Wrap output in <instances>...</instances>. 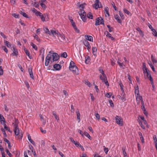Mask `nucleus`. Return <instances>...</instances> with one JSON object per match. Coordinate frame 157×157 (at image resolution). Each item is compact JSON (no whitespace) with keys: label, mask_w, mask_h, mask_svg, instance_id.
I'll use <instances>...</instances> for the list:
<instances>
[{"label":"nucleus","mask_w":157,"mask_h":157,"mask_svg":"<svg viewBox=\"0 0 157 157\" xmlns=\"http://www.w3.org/2000/svg\"><path fill=\"white\" fill-rule=\"evenodd\" d=\"M24 50L26 55H27L30 58V53L29 51L26 48H24Z\"/></svg>","instance_id":"f704fd0d"},{"label":"nucleus","mask_w":157,"mask_h":157,"mask_svg":"<svg viewBox=\"0 0 157 157\" xmlns=\"http://www.w3.org/2000/svg\"><path fill=\"white\" fill-rule=\"evenodd\" d=\"M119 65L121 68H124L125 66V64L123 62L120 63Z\"/></svg>","instance_id":"c9c22d12"},{"label":"nucleus","mask_w":157,"mask_h":157,"mask_svg":"<svg viewBox=\"0 0 157 157\" xmlns=\"http://www.w3.org/2000/svg\"><path fill=\"white\" fill-rule=\"evenodd\" d=\"M111 4H112L113 7L114 9V10H117V7L116 6L114 3L113 2H111Z\"/></svg>","instance_id":"680f3d73"},{"label":"nucleus","mask_w":157,"mask_h":157,"mask_svg":"<svg viewBox=\"0 0 157 157\" xmlns=\"http://www.w3.org/2000/svg\"><path fill=\"white\" fill-rule=\"evenodd\" d=\"M74 144H75V145L77 147L79 146V145H80L81 144L79 143V142H77L76 141H75V142L74 143Z\"/></svg>","instance_id":"5fc2aeb1"},{"label":"nucleus","mask_w":157,"mask_h":157,"mask_svg":"<svg viewBox=\"0 0 157 157\" xmlns=\"http://www.w3.org/2000/svg\"><path fill=\"white\" fill-rule=\"evenodd\" d=\"M32 11L37 16H38L40 13H41L40 12L37 11L35 8H33L32 9Z\"/></svg>","instance_id":"412c9836"},{"label":"nucleus","mask_w":157,"mask_h":157,"mask_svg":"<svg viewBox=\"0 0 157 157\" xmlns=\"http://www.w3.org/2000/svg\"><path fill=\"white\" fill-rule=\"evenodd\" d=\"M103 76H101V75H100L99 76L100 78L102 80V82H104L106 85L109 86V83H108V82L107 80V78L106 76L105 75H102Z\"/></svg>","instance_id":"6e6552de"},{"label":"nucleus","mask_w":157,"mask_h":157,"mask_svg":"<svg viewBox=\"0 0 157 157\" xmlns=\"http://www.w3.org/2000/svg\"><path fill=\"white\" fill-rule=\"evenodd\" d=\"M83 44H84L86 47H87V46H89L90 44L89 43V42L86 40H85L84 41H83Z\"/></svg>","instance_id":"473e14b6"},{"label":"nucleus","mask_w":157,"mask_h":157,"mask_svg":"<svg viewBox=\"0 0 157 157\" xmlns=\"http://www.w3.org/2000/svg\"><path fill=\"white\" fill-rule=\"evenodd\" d=\"M136 97L138 104H139L140 101H141V104H143L144 101L143 100L142 97L141 96H140V95L136 96Z\"/></svg>","instance_id":"1a4fd4ad"},{"label":"nucleus","mask_w":157,"mask_h":157,"mask_svg":"<svg viewBox=\"0 0 157 157\" xmlns=\"http://www.w3.org/2000/svg\"><path fill=\"white\" fill-rule=\"evenodd\" d=\"M120 86L121 87V88L122 92H124V90L123 89V86L122 83H120Z\"/></svg>","instance_id":"052dcab7"},{"label":"nucleus","mask_w":157,"mask_h":157,"mask_svg":"<svg viewBox=\"0 0 157 157\" xmlns=\"http://www.w3.org/2000/svg\"><path fill=\"white\" fill-rule=\"evenodd\" d=\"M77 119L78 120V122H79L80 121V114L78 111L76 112Z\"/></svg>","instance_id":"5701e85b"},{"label":"nucleus","mask_w":157,"mask_h":157,"mask_svg":"<svg viewBox=\"0 0 157 157\" xmlns=\"http://www.w3.org/2000/svg\"><path fill=\"white\" fill-rule=\"evenodd\" d=\"M104 147V151L105 152L106 154H107L109 151L108 148L107 147H105V146L103 147Z\"/></svg>","instance_id":"3c124183"},{"label":"nucleus","mask_w":157,"mask_h":157,"mask_svg":"<svg viewBox=\"0 0 157 157\" xmlns=\"http://www.w3.org/2000/svg\"><path fill=\"white\" fill-rule=\"evenodd\" d=\"M109 8L107 7H106L104 9V13L105 14V16L107 17V16H109V14L108 12Z\"/></svg>","instance_id":"4be33fe9"},{"label":"nucleus","mask_w":157,"mask_h":157,"mask_svg":"<svg viewBox=\"0 0 157 157\" xmlns=\"http://www.w3.org/2000/svg\"><path fill=\"white\" fill-rule=\"evenodd\" d=\"M38 16L40 17L41 20L43 21H48L49 19L48 14L47 13H45L43 15L40 13Z\"/></svg>","instance_id":"39448f33"},{"label":"nucleus","mask_w":157,"mask_h":157,"mask_svg":"<svg viewBox=\"0 0 157 157\" xmlns=\"http://www.w3.org/2000/svg\"><path fill=\"white\" fill-rule=\"evenodd\" d=\"M3 73V71L2 66H0V75H2Z\"/></svg>","instance_id":"603ef678"},{"label":"nucleus","mask_w":157,"mask_h":157,"mask_svg":"<svg viewBox=\"0 0 157 157\" xmlns=\"http://www.w3.org/2000/svg\"><path fill=\"white\" fill-rule=\"evenodd\" d=\"M112 95V93H107L105 95V96L108 98H109L111 97V95Z\"/></svg>","instance_id":"6e6d98bb"},{"label":"nucleus","mask_w":157,"mask_h":157,"mask_svg":"<svg viewBox=\"0 0 157 157\" xmlns=\"http://www.w3.org/2000/svg\"><path fill=\"white\" fill-rule=\"evenodd\" d=\"M63 92L64 95V96H63V98L64 97L65 98H67L68 94H67V92H66V91L65 90H63Z\"/></svg>","instance_id":"de8ad7c7"},{"label":"nucleus","mask_w":157,"mask_h":157,"mask_svg":"<svg viewBox=\"0 0 157 157\" xmlns=\"http://www.w3.org/2000/svg\"><path fill=\"white\" fill-rule=\"evenodd\" d=\"M0 121L1 124H5V121L4 118L2 114H0Z\"/></svg>","instance_id":"aec40b11"},{"label":"nucleus","mask_w":157,"mask_h":157,"mask_svg":"<svg viewBox=\"0 0 157 157\" xmlns=\"http://www.w3.org/2000/svg\"><path fill=\"white\" fill-rule=\"evenodd\" d=\"M44 31L46 33L49 34L50 35H51L50 34L51 32H49V29L48 28H46L44 29Z\"/></svg>","instance_id":"864d4df0"},{"label":"nucleus","mask_w":157,"mask_h":157,"mask_svg":"<svg viewBox=\"0 0 157 157\" xmlns=\"http://www.w3.org/2000/svg\"><path fill=\"white\" fill-rule=\"evenodd\" d=\"M134 89L135 96L140 95L138 86H136L134 87Z\"/></svg>","instance_id":"4468645a"},{"label":"nucleus","mask_w":157,"mask_h":157,"mask_svg":"<svg viewBox=\"0 0 157 157\" xmlns=\"http://www.w3.org/2000/svg\"><path fill=\"white\" fill-rule=\"evenodd\" d=\"M2 49H3L6 53H8V50L5 46H2Z\"/></svg>","instance_id":"ea45409f"},{"label":"nucleus","mask_w":157,"mask_h":157,"mask_svg":"<svg viewBox=\"0 0 157 157\" xmlns=\"http://www.w3.org/2000/svg\"><path fill=\"white\" fill-rule=\"evenodd\" d=\"M40 5L43 8L45 9L46 8V6L44 4L41 2L40 3Z\"/></svg>","instance_id":"69168bd1"},{"label":"nucleus","mask_w":157,"mask_h":157,"mask_svg":"<svg viewBox=\"0 0 157 157\" xmlns=\"http://www.w3.org/2000/svg\"><path fill=\"white\" fill-rule=\"evenodd\" d=\"M60 56L61 57L64 58H66L67 56V53L66 52H64L63 53H61Z\"/></svg>","instance_id":"c85d7f7f"},{"label":"nucleus","mask_w":157,"mask_h":157,"mask_svg":"<svg viewBox=\"0 0 157 157\" xmlns=\"http://www.w3.org/2000/svg\"><path fill=\"white\" fill-rule=\"evenodd\" d=\"M104 24V21L103 19L101 17H100L97 18L96 19L95 25H98L101 24Z\"/></svg>","instance_id":"423d86ee"},{"label":"nucleus","mask_w":157,"mask_h":157,"mask_svg":"<svg viewBox=\"0 0 157 157\" xmlns=\"http://www.w3.org/2000/svg\"><path fill=\"white\" fill-rule=\"evenodd\" d=\"M59 58L58 55L56 53H53L52 51H50L45 58V65L46 66L48 65L50 61L53 62L57 61Z\"/></svg>","instance_id":"f257e3e1"},{"label":"nucleus","mask_w":157,"mask_h":157,"mask_svg":"<svg viewBox=\"0 0 157 157\" xmlns=\"http://www.w3.org/2000/svg\"><path fill=\"white\" fill-rule=\"evenodd\" d=\"M58 37L59 40L61 41H64L65 40V36L63 35L60 34L59 33Z\"/></svg>","instance_id":"ddd939ff"},{"label":"nucleus","mask_w":157,"mask_h":157,"mask_svg":"<svg viewBox=\"0 0 157 157\" xmlns=\"http://www.w3.org/2000/svg\"><path fill=\"white\" fill-rule=\"evenodd\" d=\"M84 135L89 139H90L91 137L89 134L86 132H84L83 135Z\"/></svg>","instance_id":"c756f323"},{"label":"nucleus","mask_w":157,"mask_h":157,"mask_svg":"<svg viewBox=\"0 0 157 157\" xmlns=\"http://www.w3.org/2000/svg\"><path fill=\"white\" fill-rule=\"evenodd\" d=\"M85 84L89 87H90L91 86V83L88 81H85Z\"/></svg>","instance_id":"09e8293b"},{"label":"nucleus","mask_w":157,"mask_h":157,"mask_svg":"<svg viewBox=\"0 0 157 157\" xmlns=\"http://www.w3.org/2000/svg\"><path fill=\"white\" fill-rule=\"evenodd\" d=\"M53 68L56 70H59L61 69L60 65L58 64H56L53 65Z\"/></svg>","instance_id":"a211bd4d"},{"label":"nucleus","mask_w":157,"mask_h":157,"mask_svg":"<svg viewBox=\"0 0 157 157\" xmlns=\"http://www.w3.org/2000/svg\"><path fill=\"white\" fill-rule=\"evenodd\" d=\"M86 5V4L85 3L81 4L80 2H78L77 4V6L80 9L79 15L84 22H85L86 20V14L85 11L82 9H83Z\"/></svg>","instance_id":"f03ea898"},{"label":"nucleus","mask_w":157,"mask_h":157,"mask_svg":"<svg viewBox=\"0 0 157 157\" xmlns=\"http://www.w3.org/2000/svg\"><path fill=\"white\" fill-rule=\"evenodd\" d=\"M105 34L106 35V36L110 38L112 40H114L115 38L111 36L110 34L107 31L105 32Z\"/></svg>","instance_id":"2eb2a0df"},{"label":"nucleus","mask_w":157,"mask_h":157,"mask_svg":"<svg viewBox=\"0 0 157 157\" xmlns=\"http://www.w3.org/2000/svg\"><path fill=\"white\" fill-rule=\"evenodd\" d=\"M53 114L55 118L58 121L59 120L58 116L54 112H53Z\"/></svg>","instance_id":"72a5a7b5"},{"label":"nucleus","mask_w":157,"mask_h":157,"mask_svg":"<svg viewBox=\"0 0 157 157\" xmlns=\"http://www.w3.org/2000/svg\"><path fill=\"white\" fill-rule=\"evenodd\" d=\"M6 152L7 154L10 157H11L12 156L10 152V151L7 149H6Z\"/></svg>","instance_id":"79ce46f5"},{"label":"nucleus","mask_w":157,"mask_h":157,"mask_svg":"<svg viewBox=\"0 0 157 157\" xmlns=\"http://www.w3.org/2000/svg\"><path fill=\"white\" fill-rule=\"evenodd\" d=\"M33 6H35V7L36 8H38L39 6V3L36 2H35L33 4Z\"/></svg>","instance_id":"a19ab883"},{"label":"nucleus","mask_w":157,"mask_h":157,"mask_svg":"<svg viewBox=\"0 0 157 157\" xmlns=\"http://www.w3.org/2000/svg\"><path fill=\"white\" fill-rule=\"evenodd\" d=\"M39 116H40V118L41 119V121H42L43 122L44 124V125L45 123H46V122H45V121H44V120L43 117V116L41 114H40Z\"/></svg>","instance_id":"37998d69"},{"label":"nucleus","mask_w":157,"mask_h":157,"mask_svg":"<svg viewBox=\"0 0 157 157\" xmlns=\"http://www.w3.org/2000/svg\"><path fill=\"white\" fill-rule=\"evenodd\" d=\"M29 74L30 75V77L34 79V76L33 73L31 69H30L29 68Z\"/></svg>","instance_id":"393cba45"},{"label":"nucleus","mask_w":157,"mask_h":157,"mask_svg":"<svg viewBox=\"0 0 157 157\" xmlns=\"http://www.w3.org/2000/svg\"><path fill=\"white\" fill-rule=\"evenodd\" d=\"M13 16L16 18L18 17V15L15 13H14L12 14Z\"/></svg>","instance_id":"774afa93"},{"label":"nucleus","mask_w":157,"mask_h":157,"mask_svg":"<svg viewBox=\"0 0 157 157\" xmlns=\"http://www.w3.org/2000/svg\"><path fill=\"white\" fill-rule=\"evenodd\" d=\"M85 39L86 40H88L91 42L93 41V38L91 36H89L88 35H86L85 36Z\"/></svg>","instance_id":"6ab92c4d"},{"label":"nucleus","mask_w":157,"mask_h":157,"mask_svg":"<svg viewBox=\"0 0 157 157\" xmlns=\"http://www.w3.org/2000/svg\"><path fill=\"white\" fill-rule=\"evenodd\" d=\"M109 103L111 107H113L114 106V105L113 102L112 100H109Z\"/></svg>","instance_id":"13d9d810"},{"label":"nucleus","mask_w":157,"mask_h":157,"mask_svg":"<svg viewBox=\"0 0 157 157\" xmlns=\"http://www.w3.org/2000/svg\"><path fill=\"white\" fill-rule=\"evenodd\" d=\"M99 71H100V72L101 73L102 75H105L104 73V72L103 71L102 69H101V68H99Z\"/></svg>","instance_id":"4d7b16f0"},{"label":"nucleus","mask_w":157,"mask_h":157,"mask_svg":"<svg viewBox=\"0 0 157 157\" xmlns=\"http://www.w3.org/2000/svg\"><path fill=\"white\" fill-rule=\"evenodd\" d=\"M123 11L124 13L128 15L130 13V12L125 8L123 9Z\"/></svg>","instance_id":"49530a36"},{"label":"nucleus","mask_w":157,"mask_h":157,"mask_svg":"<svg viewBox=\"0 0 157 157\" xmlns=\"http://www.w3.org/2000/svg\"><path fill=\"white\" fill-rule=\"evenodd\" d=\"M21 14L24 17H25L26 18H28V16L25 13V12H24L22 11H21L20 12Z\"/></svg>","instance_id":"4c0bfd02"},{"label":"nucleus","mask_w":157,"mask_h":157,"mask_svg":"<svg viewBox=\"0 0 157 157\" xmlns=\"http://www.w3.org/2000/svg\"><path fill=\"white\" fill-rule=\"evenodd\" d=\"M18 120H16L15 123H13L14 124L13 131L16 136V138L17 139H20L21 140L22 137L23 135L22 133L19 132L18 125Z\"/></svg>","instance_id":"7ed1b4c3"},{"label":"nucleus","mask_w":157,"mask_h":157,"mask_svg":"<svg viewBox=\"0 0 157 157\" xmlns=\"http://www.w3.org/2000/svg\"><path fill=\"white\" fill-rule=\"evenodd\" d=\"M90 96L91 98V99L92 101H94V97L93 96V94H90Z\"/></svg>","instance_id":"0e129e2a"},{"label":"nucleus","mask_w":157,"mask_h":157,"mask_svg":"<svg viewBox=\"0 0 157 157\" xmlns=\"http://www.w3.org/2000/svg\"><path fill=\"white\" fill-rule=\"evenodd\" d=\"M153 139H154L155 143H157V139L156 137L155 136H154Z\"/></svg>","instance_id":"338daca9"},{"label":"nucleus","mask_w":157,"mask_h":157,"mask_svg":"<svg viewBox=\"0 0 157 157\" xmlns=\"http://www.w3.org/2000/svg\"><path fill=\"white\" fill-rule=\"evenodd\" d=\"M31 45L32 47L35 50H37V47L36 45H35L33 43H32L31 44Z\"/></svg>","instance_id":"e433bc0d"},{"label":"nucleus","mask_w":157,"mask_h":157,"mask_svg":"<svg viewBox=\"0 0 157 157\" xmlns=\"http://www.w3.org/2000/svg\"><path fill=\"white\" fill-rule=\"evenodd\" d=\"M69 68L70 70L74 74L76 75L78 74V70L73 61H71L70 62Z\"/></svg>","instance_id":"20e7f679"},{"label":"nucleus","mask_w":157,"mask_h":157,"mask_svg":"<svg viewBox=\"0 0 157 157\" xmlns=\"http://www.w3.org/2000/svg\"><path fill=\"white\" fill-rule=\"evenodd\" d=\"M152 33L154 36L157 37V32L155 29H152Z\"/></svg>","instance_id":"2f4dec72"},{"label":"nucleus","mask_w":157,"mask_h":157,"mask_svg":"<svg viewBox=\"0 0 157 157\" xmlns=\"http://www.w3.org/2000/svg\"><path fill=\"white\" fill-rule=\"evenodd\" d=\"M100 3L99 0H96L94 4L93 5V7L95 9H97L98 8L101 7L100 6L99 4ZM101 6V5H100Z\"/></svg>","instance_id":"9d476101"},{"label":"nucleus","mask_w":157,"mask_h":157,"mask_svg":"<svg viewBox=\"0 0 157 157\" xmlns=\"http://www.w3.org/2000/svg\"><path fill=\"white\" fill-rule=\"evenodd\" d=\"M1 130L3 132V135H4V137H6L7 136V135H6V133L5 132V130L3 128H2L1 129Z\"/></svg>","instance_id":"a18cd8bd"},{"label":"nucleus","mask_w":157,"mask_h":157,"mask_svg":"<svg viewBox=\"0 0 157 157\" xmlns=\"http://www.w3.org/2000/svg\"><path fill=\"white\" fill-rule=\"evenodd\" d=\"M144 76L146 77V78H149L150 80H151V78H152V77L151 76L150 71L144 74Z\"/></svg>","instance_id":"dca6fc26"},{"label":"nucleus","mask_w":157,"mask_h":157,"mask_svg":"<svg viewBox=\"0 0 157 157\" xmlns=\"http://www.w3.org/2000/svg\"><path fill=\"white\" fill-rule=\"evenodd\" d=\"M12 50L13 51V53L11 54L13 56H17L18 54V52L14 46L11 47Z\"/></svg>","instance_id":"9b49d317"},{"label":"nucleus","mask_w":157,"mask_h":157,"mask_svg":"<svg viewBox=\"0 0 157 157\" xmlns=\"http://www.w3.org/2000/svg\"><path fill=\"white\" fill-rule=\"evenodd\" d=\"M4 128L6 130L8 131L9 132H10V128L6 126V125L5 124H4Z\"/></svg>","instance_id":"bf43d9fd"},{"label":"nucleus","mask_w":157,"mask_h":157,"mask_svg":"<svg viewBox=\"0 0 157 157\" xmlns=\"http://www.w3.org/2000/svg\"><path fill=\"white\" fill-rule=\"evenodd\" d=\"M51 35H52L54 36H59V33L57 31L54 30H51Z\"/></svg>","instance_id":"f8f14e48"},{"label":"nucleus","mask_w":157,"mask_h":157,"mask_svg":"<svg viewBox=\"0 0 157 157\" xmlns=\"http://www.w3.org/2000/svg\"><path fill=\"white\" fill-rule=\"evenodd\" d=\"M119 13L121 19H124V16L122 13L121 11H119Z\"/></svg>","instance_id":"58836bf2"},{"label":"nucleus","mask_w":157,"mask_h":157,"mask_svg":"<svg viewBox=\"0 0 157 157\" xmlns=\"http://www.w3.org/2000/svg\"><path fill=\"white\" fill-rule=\"evenodd\" d=\"M78 132H79L82 136H83V134L82 132V131L80 129H78Z\"/></svg>","instance_id":"e2e57ef3"},{"label":"nucleus","mask_w":157,"mask_h":157,"mask_svg":"<svg viewBox=\"0 0 157 157\" xmlns=\"http://www.w3.org/2000/svg\"><path fill=\"white\" fill-rule=\"evenodd\" d=\"M95 116L96 117V118L99 120L100 119V116L99 115L98 113H95Z\"/></svg>","instance_id":"c03bdc74"},{"label":"nucleus","mask_w":157,"mask_h":157,"mask_svg":"<svg viewBox=\"0 0 157 157\" xmlns=\"http://www.w3.org/2000/svg\"><path fill=\"white\" fill-rule=\"evenodd\" d=\"M87 17L89 19H93V16L92 14L90 13H89L88 14H87Z\"/></svg>","instance_id":"7c9ffc66"},{"label":"nucleus","mask_w":157,"mask_h":157,"mask_svg":"<svg viewBox=\"0 0 157 157\" xmlns=\"http://www.w3.org/2000/svg\"><path fill=\"white\" fill-rule=\"evenodd\" d=\"M119 98L123 101H124L126 100V95H125V93L124 92H122V94H121V96H119Z\"/></svg>","instance_id":"f3484780"},{"label":"nucleus","mask_w":157,"mask_h":157,"mask_svg":"<svg viewBox=\"0 0 157 157\" xmlns=\"http://www.w3.org/2000/svg\"><path fill=\"white\" fill-rule=\"evenodd\" d=\"M5 44L6 45L8 48H10L11 47V44L10 43L7 41H4Z\"/></svg>","instance_id":"bb28decb"},{"label":"nucleus","mask_w":157,"mask_h":157,"mask_svg":"<svg viewBox=\"0 0 157 157\" xmlns=\"http://www.w3.org/2000/svg\"><path fill=\"white\" fill-rule=\"evenodd\" d=\"M116 122L119 125L121 126L123 125V120L121 117L119 116H116L115 117Z\"/></svg>","instance_id":"0eeeda50"},{"label":"nucleus","mask_w":157,"mask_h":157,"mask_svg":"<svg viewBox=\"0 0 157 157\" xmlns=\"http://www.w3.org/2000/svg\"><path fill=\"white\" fill-rule=\"evenodd\" d=\"M92 52L94 56L96 55V53L97 51V49L95 47H93L92 49Z\"/></svg>","instance_id":"cd10ccee"},{"label":"nucleus","mask_w":157,"mask_h":157,"mask_svg":"<svg viewBox=\"0 0 157 157\" xmlns=\"http://www.w3.org/2000/svg\"><path fill=\"white\" fill-rule=\"evenodd\" d=\"M151 60L154 64H155V63H157V60L155 59V57H154V56L153 55H151Z\"/></svg>","instance_id":"a878e982"},{"label":"nucleus","mask_w":157,"mask_h":157,"mask_svg":"<svg viewBox=\"0 0 157 157\" xmlns=\"http://www.w3.org/2000/svg\"><path fill=\"white\" fill-rule=\"evenodd\" d=\"M115 18L117 21L118 23H121V21L119 17L117 15H114Z\"/></svg>","instance_id":"b1692460"},{"label":"nucleus","mask_w":157,"mask_h":157,"mask_svg":"<svg viewBox=\"0 0 157 157\" xmlns=\"http://www.w3.org/2000/svg\"><path fill=\"white\" fill-rule=\"evenodd\" d=\"M150 81H151V84L152 85V87H153V90L154 89V88H155V85H154V82H153V80L152 78H151V80H150Z\"/></svg>","instance_id":"8fccbe9b"}]
</instances>
